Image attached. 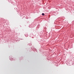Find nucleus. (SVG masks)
I'll use <instances>...</instances> for the list:
<instances>
[{
	"instance_id": "f257e3e1",
	"label": "nucleus",
	"mask_w": 74,
	"mask_h": 74,
	"mask_svg": "<svg viewBox=\"0 0 74 74\" xmlns=\"http://www.w3.org/2000/svg\"><path fill=\"white\" fill-rule=\"evenodd\" d=\"M42 15H44L45 14H44V13H42Z\"/></svg>"
}]
</instances>
